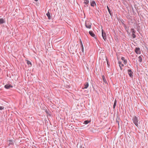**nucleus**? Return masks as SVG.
<instances>
[{"instance_id":"f257e3e1","label":"nucleus","mask_w":148,"mask_h":148,"mask_svg":"<svg viewBox=\"0 0 148 148\" xmlns=\"http://www.w3.org/2000/svg\"><path fill=\"white\" fill-rule=\"evenodd\" d=\"M134 123L137 126H138V118L136 116H134L132 119Z\"/></svg>"},{"instance_id":"f03ea898","label":"nucleus","mask_w":148,"mask_h":148,"mask_svg":"<svg viewBox=\"0 0 148 148\" xmlns=\"http://www.w3.org/2000/svg\"><path fill=\"white\" fill-rule=\"evenodd\" d=\"M92 23L89 21H86L85 23V25L86 28L90 29L91 28Z\"/></svg>"},{"instance_id":"7ed1b4c3","label":"nucleus","mask_w":148,"mask_h":148,"mask_svg":"<svg viewBox=\"0 0 148 148\" xmlns=\"http://www.w3.org/2000/svg\"><path fill=\"white\" fill-rule=\"evenodd\" d=\"M102 36L103 39L105 41H106V34L104 31L103 30H102Z\"/></svg>"},{"instance_id":"20e7f679","label":"nucleus","mask_w":148,"mask_h":148,"mask_svg":"<svg viewBox=\"0 0 148 148\" xmlns=\"http://www.w3.org/2000/svg\"><path fill=\"white\" fill-rule=\"evenodd\" d=\"M135 51L137 54H140L141 53L140 49L139 47H136L135 49Z\"/></svg>"},{"instance_id":"39448f33","label":"nucleus","mask_w":148,"mask_h":148,"mask_svg":"<svg viewBox=\"0 0 148 148\" xmlns=\"http://www.w3.org/2000/svg\"><path fill=\"white\" fill-rule=\"evenodd\" d=\"M90 3L91 6L92 7H94L95 5H96V3L95 1L94 0H90Z\"/></svg>"},{"instance_id":"423d86ee","label":"nucleus","mask_w":148,"mask_h":148,"mask_svg":"<svg viewBox=\"0 0 148 148\" xmlns=\"http://www.w3.org/2000/svg\"><path fill=\"white\" fill-rule=\"evenodd\" d=\"M89 34L92 37H94V38H96V36L95 34L93 33V32L92 31H89Z\"/></svg>"},{"instance_id":"0eeeda50","label":"nucleus","mask_w":148,"mask_h":148,"mask_svg":"<svg viewBox=\"0 0 148 148\" xmlns=\"http://www.w3.org/2000/svg\"><path fill=\"white\" fill-rule=\"evenodd\" d=\"M4 87L5 88L7 89H8L10 88L13 87V86L10 84H8L5 85L4 86Z\"/></svg>"},{"instance_id":"6e6552de","label":"nucleus","mask_w":148,"mask_h":148,"mask_svg":"<svg viewBox=\"0 0 148 148\" xmlns=\"http://www.w3.org/2000/svg\"><path fill=\"white\" fill-rule=\"evenodd\" d=\"M46 15L48 17V19L49 20H50L51 19V16L50 15V13L49 12V10H48V12L46 14Z\"/></svg>"},{"instance_id":"1a4fd4ad","label":"nucleus","mask_w":148,"mask_h":148,"mask_svg":"<svg viewBox=\"0 0 148 148\" xmlns=\"http://www.w3.org/2000/svg\"><path fill=\"white\" fill-rule=\"evenodd\" d=\"M119 67L122 70V67L123 66V64L122 63V62L120 61H119Z\"/></svg>"},{"instance_id":"9d476101","label":"nucleus","mask_w":148,"mask_h":148,"mask_svg":"<svg viewBox=\"0 0 148 148\" xmlns=\"http://www.w3.org/2000/svg\"><path fill=\"white\" fill-rule=\"evenodd\" d=\"M5 23V20L3 18H0V24H3Z\"/></svg>"},{"instance_id":"9b49d317","label":"nucleus","mask_w":148,"mask_h":148,"mask_svg":"<svg viewBox=\"0 0 148 148\" xmlns=\"http://www.w3.org/2000/svg\"><path fill=\"white\" fill-rule=\"evenodd\" d=\"M89 85L88 84V82H86L84 84V88H83V89H86L87 88L88 86Z\"/></svg>"},{"instance_id":"f8f14e48","label":"nucleus","mask_w":148,"mask_h":148,"mask_svg":"<svg viewBox=\"0 0 148 148\" xmlns=\"http://www.w3.org/2000/svg\"><path fill=\"white\" fill-rule=\"evenodd\" d=\"M26 61L27 62V64L28 65V66H32V64L31 62L28 60H26Z\"/></svg>"},{"instance_id":"ddd939ff","label":"nucleus","mask_w":148,"mask_h":148,"mask_svg":"<svg viewBox=\"0 0 148 148\" xmlns=\"http://www.w3.org/2000/svg\"><path fill=\"white\" fill-rule=\"evenodd\" d=\"M80 44H81V46L82 51V52H84V49L83 46V45L82 44V42L81 41V42H80Z\"/></svg>"},{"instance_id":"4468645a","label":"nucleus","mask_w":148,"mask_h":148,"mask_svg":"<svg viewBox=\"0 0 148 148\" xmlns=\"http://www.w3.org/2000/svg\"><path fill=\"white\" fill-rule=\"evenodd\" d=\"M138 60L140 62H141L142 60V56L141 55L139 56L138 58Z\"/></svg>"},{"instance_id":"2eb2a0df","label":"nucleus","mask_w":148,"mask_h":148,"mask_svg":"<svg viewBox=\"0 0 148 148\" xmlns=\"http://www.w3.org/2000/svg\"><path fill=\"white\" fill-rule=\"evenodd\" d=\"M102 78H103V79L104 82H105V84H107V82L106 80V79L104 75L102 76Z\"/></svg>"},{"instance_id":"dca6fc26","label":"nucleus","mask_w":148,"mask_h":148,"mask_svg":"<svg viewBox=\"0 0 148 148\" xmlns=\"http://www.w3.org/2000/svg\"><path fill=\"white\" fill-rule=\"evenodd\" d=\"M127 71L128 74H132L133 73L131 69H129Z\"/></svg>"},{"instance_id":"f3484780","label":"nucleus","mask_w":148,"mask_h":148,"mask_svg":"<svg viewBox=\"0 0 148 148\" xmlns=\"http://www.w3.org/2000/svg\"><path fill=\"white\" fill-rule=\"evenodd\" d=\"M107 8L108 9V11L109 14H110V15L111 16L112 14L111 13V11L110 10V9L109 8V7H108V5L107 6Z\"/></svg>"},{"instance_id":"a211bd4d","label":"nucleus","mask_w":148,"mask_h":148,"mask_svg":"<svg viewBox=\"0 0 148 148\" xmlns=\"http://www.w3.org/2000/svg\"><path fill=\"white\" fill-rule=\"evenodd\" d=\"M84 0V3L85 4L87 5L89 3V0Z\"/></svg>"},{"instance_id":"6ab92c4d","label":"nucleus","mask_w":148,"mask_h":148,"mask_svg":"<svg viewBox=\"0 0 148 148\" xmlns=\"http://www.w3.org/2000/svg\"><path fill=\"white\" fill-rule=\"evenodd\" d=\"M90 122V121H88V120H86V121H84V124H88V123H89V122Z\"/></svg>"},{"instance_id":"aec40b11","label":"nucleus","mask_w":148,"mask_h":148,"mask_svg":"<svg viewBox=\"0 0 148 148\" xmlns=\"http://www.w3.org/2000/svg\"><path fill=\"white\" fill-rule=\"evenodd\" d=\"M116 100L115 99V101H114V105H113V108L114 109L116 105Z\"/></svg>"},{"instance_id":"412c9836","label":"nucleus","mask_w":148,"mask_h":148,"mask_svg":"<svg viewBox=\"0 0 148 148\" xmlns=\"http://www.w3.org/2000/svg\"><path fill=\"white\" fill-rule=\"evenodd\" d=\"M123 63L125 65H126L127 64V60L126 59L125 60H124V61H123Z\"/></svg>"},{"instance_id":"4be33fe9","label":"nucleus","mask_w":148,"mask_h":148,"mask_svg":"<svg viewBox=\"0 0 148 148\" xmlns=\"http://www.w3.org/2000/svg\"><path fill=\"white\" fill-rule=\"evenodd\" d=\"M106 60L107 61V64H108V66L110 64V63H109V61L108 60L107 58L106 57Z\"/></svg>"},{"instance_id":"5701e85b","label":"nucleus","mask_w":148,"mask_h":148,"mask_svg":"<svg viewBox=\"0 0 148 148\" xmlns=\"http://www.w3.org/2000/svg\"><path fill=\"white\" fill-rule=\"evenodd\" d=\"M4 109V107L2 106H0V110H1Z\"/></svg>"},{"instance_id":"b1692460","label":"nucleus","mask_w":148,"mask_h":148,"mask_svg":"<svg viewBox=\"0 0 148 148\" xmlns=\"http://www.w3.org/2000/svg\"><path fill=\"white\" fill-rule=\"evenodd\" d=\"M132 36L133 38H136V36L135 34H132Z\"/></svg>"},{"instance_id":"393cba45","label":"nucleus","mask_w":148,"mask_h":148,"mask_svg":"<svg viewBox=\"0 0 148 148\" xmlns=\"http://www.w3.org/2000/svg\"><path fill=\"white\" fill-rule=\"evenodd\" d=\"M121 59L123 61H124V60H125V58L124 57H122L121 58Z\"/></svg>"},{"instance_id":"a878e982","label":"nucleus","mask_w":148,"mask_h":148,"mask_svg":"<svg viewBox=\"0 0 148 148\" xmlns=\"http://www.w3.org/2000/svg\"><path fill=\"white\" fill-rule=\"evenodd\" d=\"M131 32H134L135 31L134 29L133 28H132L131 29Z\"/></svg>"},{"instance_id":"bb28decb","label":"nucleus","mask_w":148,"mask_h":148,"mask_svg":"<svg viewBox=\"0 0 148 148\" xmlns=\"http://www.w3.org/2000/svg\"><path fill=\"white\" fill-rule=\"evenodd\" d=\"M135 32L136 31H135L134 32H132V34H135Z\"/></svg>"},{"instance_id":"cd10ccee","label":"nucleus","mask_w":148,"mask_h":148,"mask_svg":"<svg viewBox=\"0 0 148 148\" xmlns=\"http://www.w3.org/2000/svg\"><path fill=\"white\" fill-rule=\"evenodd\" d=\"M130 77H133V75H129Z\"/></svg>"},{"instance_id":"c85d7f7f","label":"nucleus","mask_w":148,"mask_h":148,"mask_svg":"<svg viewBox=\"0 0 148 148\" xmlns=\"http://www.w3.org/2000/svg\"><path fill=\"white\" fill-rule=\"evenodd\" d=\"M117 122L118 124V125H119V122L118 121H117Z\"/></svg>"},{"instance_id":"c756f323","label":"nucleus","mask_w":148,"mask_h":148,"mask_svg":"<svg viewBox=\"0 0 148 148\" xmlns=\"http://www.w3.org/2000/svg\"><path fill=\"white\" fill-rule=\"evenodd\" d=\"M9 141L10 142L12 141L11 140H9Z\"/></svg>"}]
</instances>
